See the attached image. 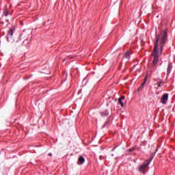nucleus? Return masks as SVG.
<instances>
[{"label":"nucleus","instance_id":"1","mask_svg":"<svg viewBox=\"0 0 175 175\" xmlns=\"http://www.w3.org/2000/svg\"><path fill=\"white\" fill-rule=\"evenodd\" d=\"M167 39V32L165 30H163L159 35L156 36V41L154 42L152 53V55L154 56V59L152 62L153 66H155L159 62V47L158 46V44H160V53L162 54L163 46H165V43H166Z\"/></svg>","mask_w":175,"mask_h":175},{"label":"nucleus","instance_id":"2","mask_svg":"<svg viewBox=\"0 0 175 175\" xmlns=\"http://www.w3.org/2000/svg\"><path fill=\"white\" fill-rule=\"evenodd\" d=\"M31 33V31L29 29H25L22 31L18 38L21 42V44H24V43L28 40V36H29Z\"/></svg>","mask_w":175,"mask_h":175},{"label":"nucleus","instance_id":"3","mask_svg":"<svg viewBox=\"0 0 175 175\" xmlns=\"http://www.w3.org/2000/svg\"><path fill=\"white\" fill-rule=\"evenodd\" d=\"M13 33H14V29H10V30L8 31L7 36L5 37L8 43H14V38H13Z\"/></svg>","mask_w":175,"mask_h":175},{"label":"nucleus","instance_id":"4","mask_svg":"<svg viewBox=\"0 0 175 175\" xmlns=\"http://www.w3.org/2000/svg\"><path fill=\"white\" fill-rule=\"evenodd\" d=\"M150 160H146V162H144L142 165H141L139 167H138V170L139 172H140L141 173H143V172H144V170H146V169H147V166H148V165H150Z\"/></svg>","mask_w":175,"mask_h":175},{"label":"nucleus","instance_id":"5","mask_svg":"<svg viewBox=\"0 0 175 175\" xmlns=\"http://www.w3.org/2000/svg\"><path fill=\"white\" fill-rule=\"evenodd\" d=\"M169 99V94L165 93L163 94L161 98V103L163 105H166L167 103V100Z\"/></svg>","mask_w":175,"mask_h":175},{"label":"nucleus","instance_id":"6","mask_svg":"<svg viewBox=\"0 0 175 175\" xmlns=\"http://www.w3.org/2000/svg\"><path fill=\"white\" fill-rule=\"evenodd\" d=\"M84 162H85V159H84V157H83V156H81V157L78 159L77 164H78V165H83V163H84Z\"/></svg>","mask_w":175,"mask_h":175},{"label":"nucleus","instance_id":"7","mask_svg":"<svg viewBox=\"0 0 175 175\" xmlns=\"http://www.w3.org/2000/svg\"><path fill=\"white\" fill-rule=\"evenodd\" d=\"M164 84H165V82H163L162 81H159L157 83V87L158 88L163 87Z\"/></svg>","mask_w":175,"mask_h":175},{"label":"nucleus","instance_id":"8","mask_svg":"<svg viewBox=\"0 0 175 175\" xmlns=\"http://www.w3.org/2000/svg\"><path fill=\"white\" fill-rule=\"evenodd\" d=\"M3 14L5 16V17H7V16H9V11L8 10V9H5L4 10Z\"/></svg>","mask_w":175,"mask_h":175},{"label":"nucleus","instance_id":"9","mask_svg":"<svg viewBox=\"0 0 175 175\" xmlns=\"http://www.w3.org/2000/svg\"><path fill=\"white\" fill-rule=\"evenodd\" d=\"M125 58H129L131 57V55L129 54V51H126L124 54Z\"/></svg>","mask_w":175,"mask_h":175},{"label":"nucleus","instance_id":"10","mask_svg":"<svg viewBox=\"0 0 175 175\" xmlns=\"http://www.w3.org/2000/svg\"><path fill=\"white\" fill-rule=\"evenodd\" d=\"M172 70V64L170 63L168 64V68H167V73H169Z\"/></svg>","mask_w":175,"mask_h":175},{"label":"nucleus","instance_id":"11","mask_svg":"<svg viewBox=\"0 0 175 175\" xmlns=\"http://www.w3.org/2000/svg\"><path fill=\"white\" fill-rule=\"evenodd\" d=\"M118 103L122 106V107H124V103H122V100L118 99Z\"/></svg>","mask_w":175,"mask_h":175},{"label":"nucleus","instance_id":"12","mask_svg":"<svg viewBox=\"0 0 175 175\" xmlns=\"http://www.w3.org/2000/svg\"><path fill=\"white\" fill-rule=\"evenodd\" d=\"M144 88V86L143 85H141L139 88H138L137 91L140 92Z\"/></svg>","mask_w":175,"mask_h":175},{"label":"nucleus","instance_id":"13","mask_svg":"<svg viewBox=\"0 0 175 175\" xmlns=\"http://www.w3.org/2000/svg\"><path fill=\"white\" fill-rule=\"evenodd\" d=\"M146 81H147V77H146V78L144 79V81H143L142 85H144H144H146Z\"/></svg>","mask_w":175,"mask_h":175},{"label":"nucleus","instance_id":"14","mask_svg":"<svg viewBox=\"0 0 175 175\" xmlns=\"http://www.w3.org/2000/svg\"><path fill=\"white\" fill-rule=\"evenodd\" d=\"M119 99H120V100H124V99H125V96H122Z\"/></svg>","mask_w":175,"mask_h":175},{"label":"nucleus","instance_id":"15","mask_svg":"<svg viewBox=\"0 0 175 175\" xmlns=\"http://www.w3.org/2000/svg\"><path fill=\"white\" fill-rule=\"evenodd\" d=\"M134 150H135L134 148H131L129 149V152H132Z\"/></svg>","mask_w":175,"mask_h":175},{"label":"nucleus","instance_id":"16","mask_svg":"<svg viewBox=\"0 0 175 175\" xmlns=\"http://www.w3.org/2000/svg\"><path fill=\"white\" fill-rule=\"evenodd\" d=\"M52 155H53V154H51V153H49V157H51Z\"/></svg>","mask_w":175,"mask_h":175}]
</instances>
